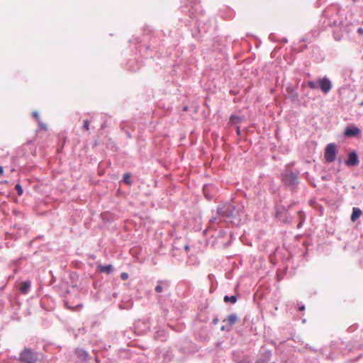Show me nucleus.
Segmentation results:
<instances>
[{"mask_svg":"<svg viewBox=\"0 0 363 363\" xmlns=\"http://www.w3.org/2000/svg\"><path fill=\"white\" fill-rule=\"evenodd\" d=\"M37 359V354L30 349L23 350L19 358L21 363H35Z\"/></svg>","mask_w":363,"mask_h":363,"instance_id":"nucleus-1","label":"nucleus"},{"mask_svg":"<svg viewBox=\"0 0 363 363\" xmlns=\"http://www.w3.org/2000/svg\"><path fill=\"white\" fill-rule=\"evenodd\" d=\"M337 147L334 143L328 144L325 149V160L327 162H333L336 159Z\"/></svg>","mask_w":363,"mask_h":363,"instance_id":"nucleus-2","label":"nucleus"},{"mask_svg":"<svg viewBox=\"0 0 363 363\" xmlns=\"http://www.w3.org/2000/svg\"><path fill=\"white\" fill-rule=\"evenodd\" d=\"M318 84L321 91L325 94L329 92L332 88L331 82L326 77L319 79Z\"/></svg>","mask_w":363,"mask_h":363,"instance_id":"nucleus-3","label":"nucleus"},{"mask_svg":"<svg viewBox=\"0 0 363 363\" xmlns=\"http://www.w3.org/2000/svg\"><path fill=\"white\" fill-rule=\"evenodd\" d=\"M359 164L357 155L355 152H351L348 155V158L345 161V164L348 167L357 166Z\"/></svg>","mask_w":363,"mask_h":363,"instance_id":"nucleus-4","label":"nucleus"},{"mask_svg":"<svg viewBox=\"0 0 363 363\" xmlns=\"http://www.w3.org/2000/svg\"><path fill=\"white\" fill-rule=\"evenodd\" d=\"M233 206L230 204L224 205L223 207H219L218 209V212L219 214L223 216H232L233 212H232Z\"/></svg>","mask_w":363,"mask_h":363,"instance_id":"nucleus-5","label":"nucleus"},{"mask_svg":"<svg viewBox=\"0 0 363 363\" xmlns=\"http://www.w3.org/2000/svg\"><path fill=\"white\" fill-rule=\"evenodd\" d=\"M360 133V130L357 127H348L345 130V135L347 137H353L357 135Z\"/></svg>","mask_w":363,"mask_h":363,"instance_id":"nucleus-6","label":"nucleus"},{"mask_svg":"<svg viewBox=\"0 0 363 363\" xmlns=\"http://www.w3.org/2000/svg\"><path fill=\"white\" fill-rule=\"evenodd\" d=\"M30 285L31 284L29 281L21 282L19 288L20 291L23 294H26L30 288Z\"/></svg>","mask_w":363,"mask_h":363,"instance_id":"nucleus-7","label":"nucleus"},{"mask_svg":"<svg viewBox=\"0 0 363 363\" xmlns=\"http://www.w3.org/2000/svg\"><path fill=\"white\" fill-rule=\"evenodd\" d=\"M238 321V316L235 314H230L223 320V323H226L228 325H233Z\"/></svg>","mask_w":363,"mask_h":363,"instance_id":"nucleus-8","label":"nucleus"},{"mask_svg":"<svg viewBox=\"0 0 363 363\" xmlns=\"http://www.w3.org/2000/svg\"><path fill=\"white\" fill-rule=\"evenodd\" d=\"M361 215L362 211L359 208H353L350 219L352 222H354L360 217Z\"/></svg>","mask_w":363,"mask_h":363,"instance_id":"nucleus-9","label":"nucleus"},{"mask_svg":"<svg viewBox=\"0 0 363 363\" xmlns=\"http://www.w3.org/2000/svg\"><path fill=\"white\" fill-rule=\"evenodd\" d=\"M98 269L101 273L110 274L113 271V267L111 264L106 266L99 264Z\"/></svg>","mask_w":363,"mask_h":363,"instance_id":"nucleus-10","label":"nucleus"},{"mask_svg":"<svg viewBox=\"0 0 363 363\" xmlns=\"http://www.w3.org/2000/svg\"><path fill=\"white\" fill-rule=\"evenodd\" d=\"M286 181L289 182L291 184H295L297 182V175L291 172L286 175Z\"/></svg>","mask_w":363,"mask_h":363,"instance_id":"nucleus-11","label":"nucleus"},{"mask_svg":"<svg viewBox=\"0 0 363 363\" xmlns=\"http://www.w3.org/2000/svg\"><path fill=\"white\" fill-rule=\"evenodd\" d=\"M224 301L225 302H230L231 303H235L237 301V297L235 296H225L224 297Z\"/></svg>","mask_w":363,"mask_h":363,"instance_id":"nucleus-12","label":"nucleus"},{"mask_svg":"<svg viewBox=\"0 0 363 363\" xmlns=\"http://www.w3.org/2000/svg\"><path fill=\"white\" fill-rule=\"evenodd\" d=\"M162 283H163V281H158V284L155 287L156 292L161 293L163 289H162V286H161V284Z\"/></svg>","mask_w":363,"mask_h":363,"instance_id":"nucleus-13","label":"nucleus"},{"mask_svg":"<svg viewBox=\"0 0 363 363\" xmlns=\"http://www.w3.org/2000/svg\"><path fill=\"white\" fill-rule=\"evenodd\" d=\"M230 122L233 123H239L240 121V118L238 117V116H232L230 117Z\"/></svg>","mask_w":363,"mask_h":363,"instance_id":"nucleus-14","label":"nucleus"},{"mask_svg":"<svg viewBox=\"0 0 363 363\" xmlns=\"http://www.w3.org/2000/svg\"><path fill=\"white\" fill-rule=\"evenodd\" d=\"M17 192H18V194L19 196H21L23 194V189H22V186H21L20 184H17L15 186Z\"/></svg>","mask_w":363,"mask_h":363,"instance_id":"nucleus-15","label":"nucleus"},{"mask_svg":"<svg viewBox=\"0 0 363 363\" xmlns=\"http://www.w3.org/2000/svg\"><path fill=\"white\" fill-rule=\"evenodd\" d=\"M123 180H124V182L126 184H130V174H125L124 177H123Z\"/></svg>","mask_w":363,"mask_h":363,"instance_id":"nucleus-16","label":"nucleus"},{"mask_svg":"<svg viewBox=\"0 0 363 363\" xmlns=\"http://www.w3.org/2000/svg\"><path fill=\"white\" fill-rule=\"evenodd\" d=\"M308 86L312 89H315L317 88L316 84L312 81L308 82Z\"/></svg>","mask_w":363,"mask_h":363,"instance_id":"nucleus-17","label":"nucleus"},{"mask_svg":"<svg viewBox=\"0 0 363 363\" xmlns=\"http://www.w3.org/2000/svg\"><path fill=\"white\" fill-rule=\"evenodd\" d=\"M89 125H90V121H89L88 120L84 121V128L87 131L89 130Z\"/></svg>","mask_w":363,"mask_h":363,"instance_id":"nucleus-18","label":"nucleus"},{"mask_svg":"<svg viewBox=\"0 0 363 363\" xmlns=\"http://www.w3.org/2000/svg\"><path fill=\"white\" fill-rule=\"evenodd\" d=\"M121 277L123 280H126L128 278V274L126 272H123L121 274Z\"/></svg>","mask_w":363,"mask_h":363,"instance_id":"nucleus-19","label":"nucleus"},{"mask_svg":"<svg viewBox=\"0 0 363 363\" xmlns=\"http://www.w3.org/2000/svg\"><path fill=\"white\" fill-rule=\"evenodd\" d=\"M33 117H34L36 120H38L39 116H38V113L34 112V113H33Z\"/></svg>","mask_w":363,"mask_h":363,"instance_id":"nucleus-20","label":"nucleus"},{"mask_svg":"<svg viewBox=\"0 0 363 363\" xmlns=\"http://www.w3.org/2000/svg\"><path fill=\"white\" fill-rule=\"evenodd\" d=\"M357 33H359L360 35H362L363 34V28H359L357 29Z\"/></svg>","mask_w":363,"mask_h":363,"instance_id":"nucleus-21","label":"nucleus"},{"mask_svg":"<svg viewBox=\"0 0 363 363\" xmlns=\"http://www.w3.org/2000/svg\"><path fill=\"white\" fill-rule=\"evenodd\" d=\"M4 172L3 167L0 166V175H1Z\"/></svg>","mask_w":363,"mask_h":363,"instance_id":"nucleus-22","label":"nucleus"},{"mask_svg":"<svg viewBox=\"0 0 363 363\" xmlns=\"http://www.w3.org/2000/svg\"><path fill=\"white\" fill-rule=\"evenodd\" d=\"M305 309L304 306L299 307V311H303Z\"/></svg>","mask_w":363,"mask_h":363,"instance_id":"nucleus-23","label":"nucleus"},{"mask_svg":"<svg viewBox=\"0 0 363 363\" xmlns=\"http://www.w3.org/2000/svg\"><path fill=\"white\" fill-rule=\"evenodd\" d=\"M237 133H238V134H240V128H237Z\"/></svg>","mask_w":363,"mask_h":363,"instance_id":"nucleus-24","label":"nucleus"},{"mask_svg":"<svg viewBox=\"0 0 363 363\" xmlns=\"http://www.w3.org/2000/svg\"><path fill=\"white\" fill-rule=\"evenodd\" d=\"M185 249H186V250H189V246H186Z\"/></svg>","mask_w":363,"mask_h":363,"instance_id":"nucleus-25","label":"nucleus"},{"mask_svg":"<svg viewBox=\"0 0 363 363\" xmlns=\"http://www.w3.org/2000/svg\"><path fill=\"white\" fill-rule=\"evenodd\" d=\"M360 106H363V101H362V102L360 103Z\"/></svg>","mask_w":363,"mask_h":363,"instance_id":"nucleus-26","label":"nucleus"}]
</instances>
